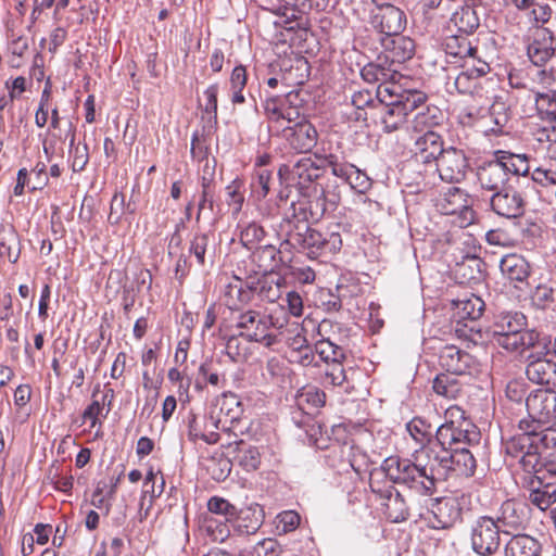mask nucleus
<instances>
[{
  "instance_id": "1",
  "label": "nucleus",
  "mask_w": 556,
  "mask_h": 556,
  "mask_svg": "<svg viewBox=\"0 0 556 556\" xmlns=\"http://www.w3.org/2000/svg\"><path fill=\"white\" fill-rule=\"evenodd\" d=\"M413 459L388 457L381 470L392 482L402 483L419 493L432 494L442 477L433 465V446H422L416 450Z\"/></svg>"
},
{
  "instance_id": "2",
  "label": "nucleus",
  "mask_w": 556,
  "mask_h": 556,
  "mask_svg": "<svg viewBox=\"0 0 556 556\" xmlns=\"http://www.w3.org/2000/svg\"><path fill=\"white\" fill-rule=\"evenodd\" d=\"M527 318L520 312H505L496 316L492 326L496 342L504 349L515 352L535 345L539 333L526 330Z\"/></svg>"
},
{
  "instance_id": "3",
  "label": "nucleus",
  "mask_w": 556,
  "mask_h": 556,
  "mask_svg": "<svg viewBox=\"0 0 556 556\" xmlns=\"http://www.w3.org/2000/svg\"><path fill=\"white\" fill-rule=\"evenodd\" d=\"M286 241L306 251L311 257L332 255L342 248V239L338 231L323 233L306 224L294 225V228L289 229Z\"/></svg>"
},
{
  "instance_id": "4",
  "label": "nucleus",
  "mask_w": 556,
  "mask_h": 556,
  "mask_svg": "<svg viewBox=\"0 0 556 556\" xmlns=\"http://www.w3.org/2000/svg\"><path fill=\"white\" fill-rule=\"evenodd\" d=\"M236 327L247 341L270 348L278 343L277 332L282 328V324L270 314L249 309L238 316Z\"/></svg>"
},
{
  "instance_id": "5",
  "label": "nucleus",
  "mask_w": 556,
  "mask_h": 556,
  "mask_svg": "<svg viewBox=\"0 0 556 556\" xmlns=\"http://www.w3.org/2000/svg\"><path fill=\"white\" fill-rule=\"evenodd\" d=\"M434 470L442 475L441 481L448 478H469L476 472L477 462L472 452L466 446L453 448H441L437 451L433 446Z\"/></svg>"
},
{
  "instance_id": "6",
  "label": "nucleus",
  "mask_w": 556,
  "mask_h": 556,
  "mask_svg": "<svg viewBox=\"0 0 556 556\" xmlns=\"http://www.w3.org/2000/svg\"><path fill=\"white\" fill-rule=\"evenodd\" d=\"M337 204L338 198L336 195L329 198L325 190L315 192L314 195L304 194L291 203V214L287 216V222L289 225L292 224V220L301 224L318 222L326 212L334 211Z\"/></svg>"
},
{
  "instance_id": "7",
  "label": "nucleus",
  "mask_w": 556,
  "mask_h": 556,
  "mask_svg": "<svg viewBox=\"0 0 556 556\" xmlns=\"http://www.w3.org/2000/svg\"><path fill=\"white\" fill-rule=\"evenodd\" d=\"M425 99L427 94L424 91H414L402 96V100L380 105L379 123L383 131L390 134L401 129Z\"/></svg>"
},
{
  "instance_id": "8",
  "label": "nucleus",
  "mask_w": 556,
  "mask_h": 556,
  "mask_svg": "<svg viewBox=\"0 0 556 556\" xmlns=\"http://www.w3.org/2000/svg\"><path fill=\"white\" fill-rule=\"evenodd\" d=\"M519 428L522 433L513 437L505 445L506 453L513 457L520 458L539 442L546 448L556 445V430L551 427L538 431V427H531L528 420H521Z\"/></svg>"
},
{
  "instance_id": "9",
  "label": "nucleus",
  "mask_w": 556,
  "mask_h": 556,
  "mask_svg": "<svg viewBox=\"0 0 556 556\" xmlns=\"http://www.w3.org/2000/svg\"><path fill=\"white\" fill-rule=\"evenodd\" d=\"M526 406L532 419L530 426L538 427V431L544 430L543 426L556 419V391L536 390L527 397Z\"/></svg>"
},
{
  "instance_id": "10",
  "label": "nucleus",
  "mask_w": 556,
  "mask_h": 556,
  "mask_svg": "<svg viewBox=\"0 0 556 556\" xmlns=\"http://www.w3.org/2000/svg\"><path fill=\"white\" fill-rule=\"evenodd\" d=\"M501 532L493 518L488 516L478 518L470 532L473 552L480 556H491L496 553L501 545Z\"/></svg>"
},
{
  "instance_id": "11",
  "label": "nucleus",
  "mask_w": 556,
  "mask_h": 556,
  "mask_svg": "<svg viewBox=\"0 0 556 556\" xmlns=\"http://www.w3.org/2000/svg\"><path fill=\"white\" fill-rule=\"evenodd\" d=\"M435 439L441 448H453L455 446H471L479 444L481 433L471 421L447 426L441 425L437 429Z\"/></svg>"
},
{
  "instance_id": "12",
  "label": "nucleus",
  "mask_w": 556,
  "mask_h": 556,
  "mask_svg": "<svg viewBox=\"0 0 556 556\" xmlns=\"http://www.w3.org/2000/svg\"><path fill=\"white\" fill-rule=\"evenodd\" d=\"M435 162L441 180L458 184L465 179L469 165L463 150L454 147L446 148Z\"/></svg>"
},
{
  "instance_id": "13",
  "label": "nucleus",
  "mask_w": 556,
  "mask_h": 556,
  "mask_svg": "<svg viewBox=\"0 0 556 556\" xmlns=\"http://www.w3.org/2000/svg\"><path fill=\"white\" fill-rule=\"evenodd\" d=\"M439 362L446 372L456 376H471L479 370V363L472 355L452 344L441 349Z\"/></svg>"
},
{
  "instance_id": "14",
  "label": "nucleus",
  "mask_w": 556,
  "mask_h": 556,
  "mask_svg": "<svg viewBox=\"0 0 556 556\" xmlns=\"http://www.w3.org/2000/svg\"><path fill=\"white\" fill-rule=\"evenodd\" d=\"M327 157L328 154L320 155L315 153L314 157L306 156L300 159L290 170L293 179H298V184L301 186L319 179L324 175L326 168L329 167L328 162L325 160ZM285 173H289V167L287 165H282L278 170L280 177H282Z\"/></svg>"
},
{
  "instance_id": "15",
  "label": "nucleus",
  "mask_w": 556,
  "mask_h": 556,
  "mask_svg": "<svg viewBox=\"0 0 556 556\" xmlns=\"http://www.w3.org/2000/svg\"><path fill=\"white\" fill-rule=\"evenodd\" d=\"M370 24L381 37L400 35L406 29L407 16L399 7H386L379 11H372Z\"/></svg>"
},
{
  "instance_id": "16",
  "label": "nucleus",
  "mask_w": 556,
  "mask_h": 556,
  "mask_svg": "<svg viewBox=\"0 0 556 556\" xmlns=\"http://www.w3.org/2000/svg\"><path fill=\"white\" fill-rule=\"evenodd\" d=\"M435 207L443 215L460 214L467 220L466 225H469L473 217L468 195L458 187H451L441 193L435 200Z\"/></svg>"
},
{
  "instance_id": "17",
  "label": "nucleus",
  "mask_w": 556,
  "mask_h": 556,
  "mask_svg": "<svg viewBox=\"0 0 556 556\" xmlns=\"http://www.w3.org/2000/svg\"><path fill=\"white\" fill-rule=\"evenodd\" d=\"M282 137L290 147L299 152H309L317 143L318 132L316 128L305 118L287 125L282 128Z\"/></svg>"
},
{
  "instance_id": "18",
  "label": "nucleus",
  "mask_w": 556,
  "mask_h": 556,
  "mask_svg": "<svg viewBox=\"0 0 556 556\" xmlns=\"http://www.w3.org/2000/svg\"><path fill=\"white\" fill-rule=\"evenodd\" d=\"M380 45L384 54L386 62L394 67L410 60L416 50L415 41L408 37L400 35H392L389 37H381Z\"/></svg>"
},
{
  "instance_id": "19",
  "label": "nucleus",
  "mask_w": 556,
  "mask_h": 556,
  "mask_svg": "<svg viewBox=\"0 0 556 556\" xmlns=\"http://www.w3.org/2000/svg\"><path fill=\"white\" fill-rule=\"evenodd\" d=\"M325 160L328 162L332 175L343 179L358 193L363 194L370 188V178L355 165L340 162L334 154H328V157Z\"/></svg>"
},
{
  "instance_id": "20",
  "label": "nucleus",
  "mask_w": 556,
  "mask_h": 556,
  "mask_svg": "<svg viewBox=\"0 0 556 556\" xmlns=\"http://www.w3.org/2000/svg\"><path fill=\"white\" fill-rule=\"evenodd\" d=\"M370 486L374 492L379 493L383 515L391 522H402L407 519L409 513L406 502L393 485H390L386 490H377L375 482L371 481Z\"/></svg>"
},
{
  "instance_id": "21",
  "label": "nucleus",
  "mask_w": 556,
  "mask_h": 556,
  "mask_svg": "<svg viewBox=\"0 0 556 556\" xmlns=\"http://www.w3.org/2000/svg\"><path fill=\"white\" fill-rule=\"evenodd\" d=\"M491 206L500 216L517 218L525 212V200L518 191L503 188L492 195Z\"/></svg>"
},
{
  "instance_id": "22",
  "label": "nucleus",
  "mask_w": 556,
  "mask_h": 556,
  "mask_svg": "<svg viewBox=\"0 0 556 556\" xmlns=\"http://www.w3.org/2000/svg\"><path fill=\"white\" fill-rule=\"evenodd\" d=\"M433 515L432 527L447 529L453 527L462 518V508L457 498L446 496L437 498L431 505Z\"/></svg>"
},
{
  "instance_id": "23",
  "label": "nucleus",
  "mask_w": 556,
  "mask_h": 556,
  "mask_svg": "<svg viewBox=\"0 0 556 556\" xmlns=\"http://www.w3.org/2000/svg\"><path fill=\"white\" fill-rule=\"evenodd\" d=\"M68 139V147L75 144L76 131L72 123H68V128L63 134L62 130L47 129L42 138V150L47 161H51L54 156H63L64 142Z\"/></svg>"
},
{
  "instance_id": "24",
  "label": "nucleus",
  "mask_w": 556,
  "mask_h": 556,
  "mask_svg": "<svg viewBox=\"0 0 556 556\" xmlns=\"http://www.w3.org/2000/svg\"><path fill=\"white\" fill-rule=\"evenodd\" d=\"M477 177L480 186L490 191H500L503 189L508 177L506 170L498 157L484 163L478 168Z\"/></svg>"
},
{
  "instance_id": "25",
  "label": "nucleus",
  "mask_w": 556,
  "mask_h": 556,
  "mask_svg": "<svg viewBox=\"0 0 556 556\" xmlns=\"http://www.w3.org/2000/svg\"><path fill=\"white\" fill-rule=\"evenodd\" d=\"M450 35H446L442 41V49L446 54L447 62L454 63L459 61L462 58L467 54L475 52L478 48L473 45L471 35L450 31Z\"/></svg>"
},
{
  "instance_id": "26",
  "label": "nucleus",
  "mask_w": 556,
  "mask_h": 556,
  "mask_svg": "<svg viewBox=\"0 0 556 556\" xmlns=\"http://www.w3.org/2000/svg\"><path fill=\"white\" fill-rule=\"evenodd\" d=\"M480 26L478 10L465 4L455 10L448 21V31L473 35Z\"/></svg>"
},
{
  "instance_id": "27",
  "label": "nucleus",
  "mask_w": 556,
  "mask_h": 556,
  "mask_svg": "<svg viewBox=\"0 0 556 556\" xmlns=\"http://www.w3.org/2000/svg\"><path fill=\"white\" fill-rule=\"evenodd\" d=\"M528 379L538 384H556V363L548 358L529 356L526 368Z\"/></svg>"
},
{
  "instance_id": "28",
  "label": "nucleus",
  "mask_w": 556,
  "mask_h": 556,
  "mask_svg": "<svg viewBox=\"0 0 556 556\" xmlns=\"http://www.w3.org/2000/svg\"><path fill=\"white\" fill-rule=\"evenodd\" d=\"M555 52V41L547 29H541L528 47V56L534 67L545 64Z\"/></svg>"
},
{
  "instance_id": "29",
  "label": "nucleus",
  "mask_w": 556,
  "mask_h": 556,
  "mask_svg": "<svg viewBox=\"0 0 556 556\" xmlns=\"http://www.w3.org/2000/svg\"><path fill=\"white\" fill-rule=\"evenodd\" d=\"M219 418H216L211 414L204 416L202 420L197 417H192L189 421V438L192 441L202 440L207 444H215L219 441V433L217 432Z\"/></svg>"
},
{
  "instance_id": "30",
  "label": "nucleus",
  "mask_w": 556,
  "mask_h": 556,
  "mask_svg": "<svg viewBox=\"0 0 556 556\" xmlns=\"http://www.w3.org/2000/svg\"><path fill=\"white\" fill-rule=\"evenodd\" d=\"M427 100L428 98L418 104L412 114L410 125L416 132L431 130L443 117L441 110L435 105H428Z\"/></svg>"
},
{
  "instance_id": "31",
  "label": "nucleus",
  "mask_w": 556,
  "mask_h": 556,
  "mask_svg": "<svg viewBox=\"0 0 556 556\" xmlns=\"http://www.w3.org/2000/svg\"><path fill=\"white\" fill-rule=\"evenodd\" d=\"M444 150L441 136L433 130H427L415 141V154L424 163L437 161Z\"/></svg>"
},
{
  "instance_id": "32",
  "label": "nucleus",
  "mask_w": 556,
  "mask_h": 556,
  "mask_svg": "<svg viewBox=\"0 0 556 556\" xmlns=\"http://www.w3.org/2000/svg\"><path fill=\"white\" fill-rule=\"evenodd\" d=\"M252 300L253 290L251 282L244 283L240 278L233 277L232 281L226 286L224 302L229 309L237 311Z\"/></svg>"
},
{
  "instance_id": "33",
  "label": "nucleus",
  "mask_w": 556,
  "mask_h": 556,
  "mask_svg": "<svg viewBox=\"0 0 556 556\" xmlns=\"http://www.w3.org/2000/svg\"><path fill=\"white\" fill-rule=\"evenodd\" d=\"M253 298L256 295L261 301L274 303L282 294L283 280L273 275H265L256 281H252Z\"/></svg>"
},
{
  "instance_id": "34",
  "label": "nucleus",
  "mask_w": 556,
  "mask_h": 556,
  "mask_svg": "<svg viewBox=\"0 0 556 556\" xmlns=\"http://www.w3.org/2000/svg\"><path fill=\"white\" fill-rule=\"evenodd\" d=\"M525 522L522 509L518 508L514 501H506L501 507V513L495 525L503 533H510L518 530Z\"/></svg>"
},
{
  "instance_id": "35",
  "label": "nucleus",
  "mask_w": 556,
  "mask_h": 556,
  "mask_svg": "<svg viewBox=\"0 0 556 556\" xmlns=\"http://www.w3.org/2000/svg\"><path fill=\"white\" fill-rule=\"evenodd\" d=\"M502 274L513 282H523L530 275L528 262L518 254H507L501 261Z\"/></svg>"
},
{
  "instance_id": "36",
  "label": "nucleus",
  "mask_w": 556,
  "mask_h": 556,
  "mask_svg": "<svg viewBox=\"0 0 556 556\" xmlns=\"http://www.w3.org/2000/svg\"><path fill=\"white\" fill-rule=\"evenodd\" d=\"M541 544L528 534L514 535L505 545V556H540Z\"/></svg>"
},
{
  "instance_id": "37",
  "label": "nucleus",
  "mask_w": 556,
  "mask_h": 556,
  "mask_svg": "<svg viewBox=\"0 0 556 556\" xmlns=\"http://www.w3.org/2000/svg\"><path fill=\"white\" fill-rule=\"evenodd\" d=\"M361 75L365 81L369 84L378 83L379 85L386 80H396L403 77L396 67L380 62L366 64L362 68Z\"/></svg>"
},
{
  "instance_id": "38",
  "label": "nucleus",
  "mask_w": 556,
  "mask_h": 556,
  "mask_svg": "<svg viewBox=\"0 0 556 556\" xmlns=\"http://www.w3.org/2000/svg\"><path fill=\"white\" fill-rule=\"evenodd\" d=\"M494 157H498L506 170L516 176L531 175V164L527 154H516L509 151L497 150Z\"/></svg>"
},
{
  "instance_id": "39",
  "label": "nucleus",
  "mask_w": 556,
  "mask_h": 556,
  "mask_svg": "<svg viewBox=\"0 0 556 556\" xmlns=\"http://www.w3.org/2000/svg\"><path fill=\"white\" fill-rule=\"evenodd\" d=\"M530 91L534 94L539 115L551 123H556V89L544 91L540 90V88L531 87Z\"/></svg>"
},
{
  "instance_id": "40",
  "label": "nucleus",
  "mask_w": 556,
  "mask_h": 556,
  "mask_svg": "<svg viewBox=\"0 0 556 556\" xmlns=\"http://www.w3.org/2000/svg\"><path fill=\"white\" fill-rule=\"evenodd\" d=\"M432 389L438 395L454 400L463 392V383L456 375L442 372L433 379Z\"/></svg>"
},
{
  "instance_id": "41",
  "label": "nucleus",
  "mask_w": 556,
  "mask_h": 556,
  "mask_svg": "<svg viewBox=\"0 0 556 556\" xmlns=\"http://www.w3.org/2000/svg\"><path fill=\"white\" fill-rule=\"evenodd\" d=\"M240 243L248 250H254L261 245L266 237V231L256 222H242L238 224Z\"/></svg>"
},
{
  "instance_id": "42",
  "label": "nucleus",
  "mask_w": 556,
  "mask_h": 556,
  "mask_svg": "<svg viewBox=\"0 0 556 556\" xmlns=\"http://www.w3.org/2000/svg\"><path fill=\"white\" fill-rule=\"evenodd\" d=\"M21 253V244L17 232L12 227L0 229V256L10 263H15Z\"/></svg>"
},
{
  "instance_id": "43",
  "label": "nucleus",
  "mask_w": 556,
  "mask_h": 556,
  "mask_svg": "<svg viewBox=\"0 0 556 556\" xmlns=\"http://www.w3.org/2000/svg\"><path fill=\"white\" fill-rule=\"evenodd\" d=\"M210 241L208 233H198L190 241L189 252L201 266H204L206 261L214 262L215 247Z\"/></svg>"
},
{
  "instance_id": "44",
  "label": "nucleus",
  "mask_w": 556,
  "mask_h": 556,
  "mask_svg": "<svg viewBox=\"0 0 556 556\" xmlns=\"http://www.w3.org/2000/svg\"><path fill=\"white\" fill-rule=\"evenodd\" d=\"M453 64L459 66L460 72L473 74L479 77H484L491 71L489 62L483 58L478 48L475 52L467 54Z\"/></svg>"
},
{
  "instance_id": "45",
  "label": "nucleus",
  "mask_w": 556,
  "mask_h": 556,
  "mask_svg": "<svg viewBox=\"0 0 556 556\" xmlns=\"http://www.w3.org/2000/svg\"><path fill=\"white\" fill-rule=\"evenodd\" d=\"M226 204L228 205L231 216L237 218L244 203V181L237 177L230 181L226 188Z\"/></svg>"
},
{
  "instance_id": "46",
  "label": "nucleus",
  "mask_w": 556,
  "mask_h": 556,
  "mask_svg": "<svg viewBox=\"0 0 556 556\" xmlns=\"http://www.w3.org/2000/svg\"><path fill=\"white\" fill-rule=\"evenodd\" d=\"M235 459L247 471H254L260 467L261 454L257 447L240 441L236 443Z\"/></svg>"
},
{
  "instance_id": "47",
  "label": "nucleus",
  "mask_w": 556,
  "mask_h": 556,
  "mask_svg": "<svg viewBox=\"0 0 556 556\" xmlns=\"http://www.w3.org/2000/svg\"><path fill=\"white\" fill-rule=\"evenodd\" d=\"M280 251L273 244H264L254 249L253 257L264 273L273 271L279 266Z\"/></svg>"
},
{
  "instance_id": "48",
  "label": "nucleus",
  "mask_w": 556,
  "mask_h": 556,
  "mask_svg": "<svg viewBox=\"0 0 556 556\" xmlns=\"http://www.w3.org/2000/svg\"><path fill=\"white\" fill-rule=\"evenodd\" d=\"M456 314L462 319L476 320L481 317L484 302L477 295L454 301Z\"/></svg>"
},
{
  "instance_id": "49",
  "label": "nucleus",
  "mask_w": 556,
  "mask_h": 556,
  "mask_svg": "<svg viewBox=\"0 0 556 556\" xmlns=\"http://www.w3.org/2000/svg\"><path fill=\"white\" fill-rule=\"evenodd\" d=\"M400 79L396 80H386L378 85L376 97L380 102V105L388 104L389 102H396L397 100H402V96L418 91L417 89H403L399 84Z\"/></svg>"
},
{
  "instance_id": "50",
  "label": "nucleus",
  "mask_w": 556,
  "mask_h": 556,
  "mask_svg": "<svg viewBox=\"0 0 556 556\" xmlns=\"http://www.w3.org/2000/svg\"><path fill=\"white\" fill-rule=\"evenodd\" d=\"M238 531L245 534L255 533L262 525V519L255 508L237 510V517L232 521Z\"/></svg>"
},
{
  "instance_id": "51",
  "label": "nucleus",
  "mask_w": 556,
  "mask_h": 556,
  "mask_svg": "<svg viewBox=\"0 0 556 556\" xmlns=\"http://www.w3.org/2000/svg\"><path fill=\"white\" fill-rule=\"evenodd\" d=\"M273 173L266 168L255 169L250 184L251 194L257 201L265 199L270 191Z\"/></svg>"
},
{
  "instance_id": "52",
  "label": "nucleus",
  "mask_w": 556,
  "mask_h": 556,
  "mask_svg": "<svg viewBox=\"0 0 556 556\" xmlns=\"http://www.w3.org/2000/svg\"><path fill=\"white\" fill-rule=\"evenodd\" d=\"M216 405L219 407L220 415L229 421L238 420L241 413V402L239 397L231 392L223 393L220 397L216 400Z\"/></svg>"
},
{
  "instance_id": "53",
  "label": "nucleus",
  "mask_w": 556,
  "mask_h": 556,
  "mask_svg": "<svg viewBox=\"0 0 556 556\" xmlns=\"http://www.w3.org/2000/svg\"><path fill=\"white\" fill-rule=\"evenodd\" d=\"M108 392H110V399H108L109 394L105 393V394L102 395V399L100 401V400L97 399V393L94 391L92 393V401H91V403L84 410L83 418L86 421H90V427H92V428L98 422L99 416L102 414V412L104 409L105 401L106 400H108L106 413H109L110 409H111V401L113 399V390L110 389Z\"/></svg>"
},
{
  "instance_id": "54",
  "label": "nucleus",
  "mask_w": 556,
  "mask_h": 556,
  "mask_svg": "<svg viewBox=\"0 0 556 556\" xmlns=\"http://www.w3.org/2000/svg\"><path fill=\"white\" fill-rule=\"evenodd\" d=\"M315 352L325 364L345 359L343 348L334 344L329 339L318 340L315 343Z\"/></svg>"
},
{
  "instance_id": "55",
  "label": "nucleus",
  "mask_w": 556,
  "mask_h": 556,
  "mask_svg": "<svg viewBox=\"0 0 556 556\" xmlns=\"http://www.w3.org/2000/svg\"><path fill=\"white\" fill-rule=\"evenodd\" d=\"M529 75L532 81L531 87L538 88L540 86V90L544 91L556 89V71L553 68L533 67L530 70Z\"/></svg>"
},
{
  "instance_id": "56",
  "label": "nucleus",
  "mask_w": 556,
  "mask_h": 556,
  "mask_svg": "<svg viewBox=\"0 0 556 556\" xmlns=\"http://www.w3.org/2000/svg\"><path fill=\"white\" fill-rule=\"evenodd\" d=\"M225 351L230 359L236 363H243L250 356L249 346L247 345L244 337L240 333L239 336H232L227 340Z\"/></svg>"
},
{
  "instance_id": "57",
  "label": "nucleus",
  "mask_w": 556,
  "mask_h": 556,
  "mask_svg": "<svg viewBox=\"0 0 556 556\" xmlns=\"http://www.w3.org/2000/svg\"><path fill=\"white\" fill-rule=\"evenodd\" d=\"M210 513L224 517L226 522H232L237 517V508L227 500L219 496H213L207 502Z\"/></svg>"
},
{
  "instance_id": "58",
  "label": "nucleus",
  "mask_w": 556,
  "mask_h": 556,
  "mask_svg": "<svg viewBox=\"0 0 556 556\" xmlns=\"http://www.w3.org/2000/svg\"><path fill=\"white\" fill-rule=\"evenodd\" d=\"M529 501L541 510L547 509L551 505L556 504V488L545 485L543 489L531 490Z\"/></svg>"
},
{
  "instance_id": "59",
  "label": "nucleus",
  "mask_w": 556,
  "mask_h": 556,
  "mask_svg": "<svg viewBox=\"0 0 556 556\" xmlns=\"http://www.w3.org/2000/svg\"><path fill=\"white\" fill-rule=\"evenodd\" d=\"M412 438L420 444V447L427 446L431 437V426L419 417L413 418L406 426Z\"/></svg>"
},
{
  "instance_id": "60",
  "label": "nucleus",
  "mask_w": 556,
  "mask_h": 556,
  "mask_svg": "<svg viewBox=\"0 0 556 556\" xmlns=\"http://www.w3.org/2000/svg\"><path fill=\"white\" fill-rule=\"evenodd\" d=\"M343 361H336L325 364V382L333 387H342L348 383V377L343 367Z\"/></svg>"
},
{
  "instance_id": "61",
  "label": "nucleus",
  "mask_w": 556,
  "mask_h": 556,
  "mask_svg": "<svg viewBox=\"0 0 556 556\" xmlns=\"http://www.w3.org/2000/svg\"><path fill=\"white\" fill-rule=\"evenodd\" d=\"M481 78L473 74L459 72L454 79V85L459 93L473 94L479 92Z\"/></svg>"
},
{
  "instance_id": "62",
  "label": "nucleus",
  "mask_w": 556,
  "mask_h": 556,
  "mask_svg": "<svg viewBox=\"0 0 556 556\" xmlns=\"http://www.w3.org/2000/svg\"><path fill=\"white\" fill-rule=\"evenodd\" d=\"M301 522V516L295 510H285L276 517V530L279 534L294 531Z\"/></svg>"
},
{
  "instance_id": "63",
  "label": "nucleus",
  "mask_w": 556,
  "mask_h": 556,
  "mask_svg": "<svg viewBox=\"0 0 556 556\" xmlns=\"http://www.w3.org/2000/svg\"><path fill=\"white\" fill-rule=\"evenodd\" d=\"M519 464L526 472H540L544 467V463L541 462V456L538 447V443L533 448L523 453L519 458Z\"/></svg>"
},
{
  "instance_id": "64",
  "label": "nucleus",
  "mask_w": 556,
  "mask_h": 556,
  "mask_svg": "<svg viewBox=\"0 0 556 556\" xmlns=\"http://www.w3.org/2000/svg\"><path fill=\"white\" fill-rule=\"evenodd\" d=\"M535 136L539 142L546 144L547 155L556 160V126L543 127L536 131Z\"/></svg>"
}]
</instances>
